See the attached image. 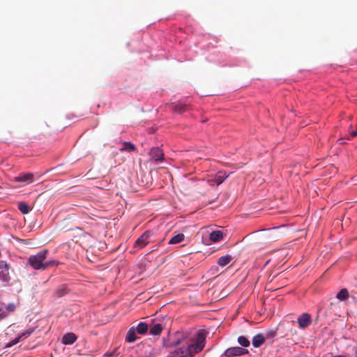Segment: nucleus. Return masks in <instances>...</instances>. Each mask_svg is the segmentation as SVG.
Segmentation results:
<instances>
[{
    "mask_svg": "<svg viewBox=\"0 0 357 357\" xmlns=\"http://www.w3.org/2000/svg\"><path fill=\"white\" fill-rule=\"evenodd\" d=\"M47 253V250H42L36 255H31L28 259L27 264L34 270H45L50 266L54 265V261H45Z\"/></svg>",
    "mask_w": 357,
    "mask_h": 357,
    "instance_id": "2",
    "label": "nucleus"
},
{
    "mask_svg": "<svg viewBox=\"0 0 357 357\" xmlns=\"http://www.w3.org/2000/svg\"><path fill=\"white\" fill-rule=\"evenodd\" d=\"M238 342L242 347H247L250 345L249 340L245 336H239L238 337Z\"/></svg>",
    "mask_w": 357,
    "mask_h": 357,
    "instance_id": "25",
    "label": "nucleus"
},
{
    "mask_svg": "<svg viewBox=\"0 0 357 357\" xmlns=\"http://www.w3.org/2000/svg\"><path fill=\"white\" fill-rule=\"evenodd\" d=\"M209 238L212 242H219L223 238V233L220 230L213 231L210 234Z\"/></svg>",
    "mask_w": 357,
    "mask_h": 357,
    "instance_id": "12",
    "label": "nucleus"
},
{
    "mask_svg": "<svg viewBox=\"0 0 357 357\" xmlns=\"http://www.w3.org/2000/svg\"><path fill=\"white\" fill-rule=\"evenodd\" d=\"M355 354L357 356V347L355 348Z\"/></svg>",
    "mask_w": 357,
    "mask_h": 357,
    "instance_id": "32",
    "label": "nucleus"
},
{
    "mask_svg": "<svg viewBox=\"0 0 357 357\" xmlns=\"http://www.w3.org/2000/svg\"><path fill=\"white\" fill-rule=\"evenodd\" d=\"M34 175L32 173H22L13 178L14 182L31 183L33 181Z\"/></svg>",
    "mask_w": 357,
    "mask_h": 357,
    "instance_id": "6",
    "label": "nucleus"
},
{
    "mask_svg": "<svg viewBox=\"0 0 357 357\" xmlns=\"http://www.w3.org/2000/svg\"><path fill=\"white\" fill-rule=\"evenodd\" d=\"M35 330L36 327L28 328L20 335V338H21L22 340L27 338L34 332Z\"/></svg>",
    "mask_w": 357,
    "mask_h": 357,
    "instance_id": "23",
    "label": "nucleus"
},
{
    "mask_svg": "<svg viewBox=\"0 0 357 357\" xmlns=\"http://www.w3.org/2000/svg\"><path fill=\"white\" fill-rule=\"evenodd\" d=\"M154 319L146 318V320L144 321L145 323L149 324V332L151 335H156V324L154 323Z\"/></svg>",
    "mask_w": 357,
    "mask_h": 357,
    "instance_id": "16",
    "label": "nucleus"
},
{
    "mask_svg": "<svg viewBox=\"0 0 357 357\" xmlns=\"http://www.w3.org/2000/svg\"><path fill=\"white\" fill-rule=\"evenodd\" d=\"M189 333L187 332L177 331L174 334H169L167 338H163V346L171 347L178 345L188 340Z\"/></svg>",
    "mask_w": 357,
    "mask_h": 357,
    "instance_id": "3",
    "label": "nucleus"
},
{
    "mask_svg": "<svg viewBox=\"0 0 357 357\" xmlns=\"http://www.w3.org/2000/svg\"><path fill=\"white\" fill-rule=\"evenodd\" d=\"M66 294V292L63 291V290L61 289H58L56 292V296H59V297H61L63 295H65Z\"/></svg>",
    "mask_w": 357,
    "mask_h": 357,
    "instance_id": "29",
    "label": "nucleus"
},
{
    "mask_svg": "<svg viewBox=\"0 0 357 357\" xmlns=\"http://www.w3.org/2000/svg\"><path fill=\"white\" fill-rule=\"evenodd\" d=\"M77 336L73 333H68L62 337V342L64 344H72L77 340Z\"/></svg>",
    "mask_w": 357,
    "mask_h": 357,
    "instance_id": "10",
    "label": "nucleus"
},
{
    "mask_svg": "<svg viewBox=\"0 0 357 357\" xmlns=\"http://www.w3.org/2000/svg\"><path fill=\"white\" fill-rule=\"evenodd\" d=\"M227 177H228V175H227L225 172H218L215 178V181L216 182V185H218L221 184Z\"/></svg>",
    "mask_w": 357,
    "mask_h": 357,
    "instance_id": "20",
    "label": "nucleus"
},
{
    "mask_svg": "<svg viewBox=\"0 0 357 357\" xmlns=\"http://www.w3.org/2000/svg\"><path fill=\"white\" fill-rule=\"evenodd\" d=\"M169 357H187L184 347H180L171 353Z\"/></svg>",
    "mask_w": 357,
    "mask_h": 357,
    "instance_id": "18",
    "label": "nucleus"
},
{
    "mask_svg": "<svg viewBox=\"0 0 357 357\" xmlns=\"http://www.w3.org/2000/svg\"><path fill=\"white\" fill-rule=\"evenodd\" d=\"M150 154L152 156V159L154 160L155 161H156V159H155V155H156V153H155V151L154 148L151 149V150L150 151Z\"/></svg>",
    "mask_w": 357,
    "mask_h": 357,
    "instance_id": "30",
    "label": "nucleus"
},
{
    "mask_svg": "<svg viewBox=\"0 0 357 357\" xmlns=\"http://www.w3.org/2000/svg\"><path fill=\"white\" fill-rule=\"evenodd\" d=\"M157 157H158V170L162 169L164 171L165 173H166L167 174L168 176H170V175H169L168 172L166 170V167L159 165V162L162 161L164 160V153L158 148Z\"/></svg>",
    "mask_w": 357,
    "mask_h": 357,
    "instance_id": "17",
    "label": "nucleus"
},
{
    "mask_svg": "<svg viewBox=\"0 0 357 357\" xmlns=\"http://www.w3.org/2000/svg\"><path fill=\"white\" fill-rule=\"evenodd\" d=\"M190 343H188L187 340L185 341L188 344L186 347H184L187 357H192L204 349L206 343V332L204 330L198 331L197 333L190 338Z\"/></svg>",
    "mask_w": 357,
    "mask_h": 357,
    "instance_id": "1",
    "label": "nucleus"
},
{
    "mask_svg": "<svg viewBox=\"0 0 357 357\" xmlns=\"http://www.w3.org/2000/svg\"><path fill=\"white\" fill-rule=\"evenodd\" d=\"M9 268L10 265L6 261H0V282L3 287L7 286L10 280Z\"/></svg>",
    "mask_w": 357,
    "mask_h": 357,
    "instance_id": "4",
    "label": "nucleus"
},
{
    "mask_svg": "<svg viewBox=\"0 0 357 357\" xmlns=\"http://www.w3.org/2000/svg\"><path fill=\"white\" fill-rule=\"evenodd\" d=\"M297 322L301 328H305L309 326L312 322L311 315L308 313H303L298 317Z\"/></svg>",
    "mask_w": 357,
    "mask_h": 357,
    "instance_id": "7",
    "label": "nucleus"
},
{
    "mask_svg": "<svg viewBox=\"0 0 357 357\" xmlns=\"http://www.w3.org/2000/svg\"><path fill=\"white\" fill-rule=\"evenodd\" d=\"M123 145L122 151H133L135 150V146L130 142H123Z\"/></svg>",
    "mask_w": 357,
    "mask_h": 357,
    "instance_id": "24",
    "label": "nucleus"
},
{
    "mask_svg": "<svg viewBox=\"0 0 357 357\" xmlns=\"http://www.w3.org/2000/svg\"><path fill=\"white\" fill-rule=\"evenodd\" d=\"M248 351L240 347H230L227 349L224 355L227 357L239 356L248 354Z\"/></svg>",
    "mask_w": 357,
    "mask_h": 357,
    "instance_id": "5",
    "label": "nucleus"
},
{
    "mask_svg": "<svg viewBox=\"0 0 357 357\" xmlns=\"http://www.w3.org/2000/svg\"><path fill=\"white\" fill-rule=\"evenodd\" d=\"M149 232L144 233L135 243V247L137 248H142L149 243Z\"/></svg>",
    "mask_w": 357,
    "mask_h": 357,
    "instance_id": "8",
    "label": "nucleus"
},
{
    "mask_svg": "<svg viewBox=\"0 0 357 357\" xmlns=\"http://www.w3.org/2000/svg\"><path fill=\"white\" fill-rule=\"evenodd\" d=\"M6 309L9 312H14L15 310V305L13 303H8L6 306Z\"/></svg>",
    "mask_w": 357,
    "mask_h": 357,
    "instance_id": "28",
    "label": "nucleus"
},
{
    "mask_svg": "<svg viewBox=\"0 0 357 357\" xmlns=\"http://www.w3.org/2000/svg\"><path fill=\"white\" fill-rule=\"evenodd\" d=\"M188 105L183 102H173L172 109L176 113L181 114L187 110Z\"/></svg>",
    "mask_w": 357,
    "mask_h": 357,
    "instance_id": "9",
    "label": "nucleus"
},
{
    "mask_svg": "<svg viewBox=\"0 0 357 357\" xmlns=\"http://www.w3.org/2000/svg\"><path fill=\"white\" fill-rule=\"evenodd\" d=\"M265 340V337L261 333L255 335L252 341L253 347L256 348L259 347L264 343Z\"/></svg>",
    "mask_w": 357,
    "mask_h": 357,
    "instance_id": "11",
    "label": "nucleus"
},
{
    "mask_svg": "<svg viewBox=\"0 0 357 357\" xmlns=\"http://www.w3.org/2000/svg\"><path fill=\"white\" fill-rule=\"evenodd\" d=\"M22 340L21 338H20V335L15 338L14 340H11L10 342H8L6 345V348H9V347H11L14 345H15L16 344H17L20 341Z\"/></svg>",
    "mask_w": 357,
    "mask_h": 357,
    "instance_id": "26",
    "label": "nucleus"
},
{
    "mask_svg": "<svg viewBox=\"0 0 357 357\" xmlns=\"http://www.w3.org/2000/svg\"><path fill=\"white\" fill-rule=\"evenodd\" d=\"M232 259V257L229 255H227L220 257L218 260V264L220 266H225L227 265Z\"/></svg>",
    "mask_w": 357,
    "mask_h": 357,
    "instance_id": "15",
    "label": "nucleus"
},
{
    "mask_svg": "<svg viewBox=\"0 0 357 357\" xmlns=\"http://www.w3.org/2000/svg\"><path fill=\"white\" fill-rule=\"evenodd\" d=\"M185 236L183 234H178L169 241V244H176L182 242L184 240Z\"/></svg>",
    "mask_w": 357,
    "mask_h": 357,
    "instance_id": "19",
    "label": "nucleus"
},
{
    "mask_svg": "<svg viewBox=\"0 0 357 357\" xmlns=\"http://www.w3.org/2000/svg\"><path fill=\"white\" fill-rule=\"evenodd\" d=\"M18 208L20 211V212L23 214H27L31 211L30 206L23 202H20L18 204Z\"/></svg>",
    "mask_w": 357,
    "mask_h": 357,
    "instance_id": "21",
    "label": "nucleus"
},
{
    "mask_svg": "<svg viewBox=\"0 0 357 357\" xmlns=\"http://www.w3.org/2000/svg\"><path fill=\"white\" fill-rule=\"evenodd\" d=\"M349 296V292L347 289H342L337 294V298L340 301L347 299Z\"/></svg>",
    "mask_w": 357,
    "mask_h": 357,
    "instance_id": "22",
    "label": "nucleus"
},
{
    "mask_svg": "<svg viewBox=\"0 0 357 357\" xmlns=\"http://www.w3.org/2000/svg\"><path fill=\"white\" fill-rule=\"evenodd\" d=\"M113 355H114V353H107V356L111 357V356H112Z\"/></svg>",
    "mask_w": 357,
    "mask_h": 357,
    "instance_id": "31",
    "label": "nucleus"
},
{
    "mask_svg": "<svg viewBox=\"0 0 357 357\" xmlns=\"http://www.w3.org/2000/svg\"><path fill=\"white\" fill-rule=\"evenodd\" d=\"M149 324L145 322H140L137 324V327L135 328L137 331V333L140 335L145 334L149 330Z\"/></svg>",
    "mask_w": 357,
    "mask_h": 357,
    "instance_id": "13",
    "label": "nucleus"
},
{
    "mask_svg": "<svg viewBox=\"0 0 357 357\" xmlns=\"http://www.w3.org/2000/svg\"><path fill=\"white\" fill-rule=\"evenodd\" d=\"M136 333L135 327H131L127 333L126 340L129 342H135L137 340Z\"/></svg>",
    "mask_w": 357,
    "mask_h": 357,
    "instance_id": "14",
    "label": "nucleus"
},
{
    "mask_svg": "<svg viewBox=\"0 0 357 357\" xmlns=\"http://www.w3.org/2000/svg\"><path fill=\"white\" fill-rule=\"evenodd\" d=\"M167 326V322L162 323L160 320H159V323H158V335L160 333V332L165 328Z\"/></svg>",
    "mask_w": 357,
    "mask_h": 357,
    "instance_id": "27",
    "label": "nucleus"
}]
</instances>
